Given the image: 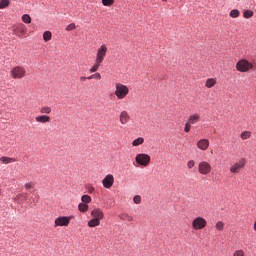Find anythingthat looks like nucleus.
Segmentation results:
<instances>
[{"label":"nucleus","mask_w":256,"mask_h":256,"mask_svg":"<svg viewBox=\"0 0 256 256\" xmlns=\"http://www.w3.org/2000/svg\"><path fill=\"white\" fill-rule=\"evenodd\" d=\"M117 99L123 100L127 95H129V87L123 83H116L115 84V92Z\"/></svg>","instance_id":"1"},{"label":"nucleus","mask_w":256,"mask_h":256,"mask_svg":"<svg viewBox=\"0 0 256 256\" xmlns=\"http://www.w3.org/2000/svg\"><path fill=\"white\" fill-rule=\"evenodd\" d=\"M92 219L89 221L88 225H100L101 224V219L105 217L103 214V210L101 208H95L91 212Z\"/></svg>","instance_id":"2"},{"label":"nucleus","mask_w":256,"mask_h":256,"mask_svg":"<svg viewBox=\"0 0 256 256\" xmlns=\"http://www.w3.org/2000/svg\"><path fill=\"white\" fill-rule=\"evenodd\" d=\"M236 69L239 71V73H247L248 71H251L253 69V63L249 62L246 59L239 60L236 63Z\"/></svg>","instance_id":"3"},{"label":"nucleus","mask_w":256,"mask_h":256,"mask_svg":"<svg viewBox=\"0 0 256 256\" xmlns=\"http://www.w3.org/2000/svg\"><path fill=\"white\" fill-rule=\"evenodd\" d=\"M135 161L137 165H140L142 167H147V165L151 163V156H149V154L140 153L136 155Z\"/></svg>","instance_id":"4"},{"label":"nucleus","mask_w":256,"mask_h":256,"mask_svg":"<svg viewBox=\"0 0 256 256\" xmlns=\"http://www.w3.org/2000/svg\"><path fill=\"white\" fill-rule=\"evenodd\" d=\"M246 163L247 160H245V158L240 159L238 162L230 166V173H232L233 175H237V173H240L242 169H245Z\"/></svg>","instance_id":"5"},{"label":"nucleus","mask_w":256,"mask_h":256,"mask_svg":"<svg viewBox=\"0 0 256 256\" xmlns=\"http://www.w3.org/2000/svg\"><path fill=\"white\" fill-rule=\"evenodd\" d=\"M107 51H108V49L105 46V44H102L97 49L95 63H103V61H105V57H107Z\"/></svg>","instance_id":"6"},{"label":"nucleus","mask_w":256,"mask_h":256,"mask_svg":"<svg viewBox=\"0 0 256 256\" xmlns=\"http://www.w3.org/2000/svg\"><path fill=\"white\" fill-rule=\"evenodd\" d=\"M26 73L27 72L25 71V68H23L21 66H16L10 71V75H11L12 79H23V77H25Z\"/></svg>","instance_id":"7"},{"label":"nucleus","mask_w":256,"mask_h":256,"mask_svg":"<svg viewBox=\"0 0 256 256\" xmlns=\"http://www.w3.org/2000/svg\"><path fill=\"white\" fill-rule=\"evenodd\" d=\"M212 167L207 161H201L198 164V173L200 175H209L211 173Z\"/></svg>","instance_id":"8"},{"label":"nucleus","mask_w":256,"mask_h":256,"mask_svg":"<svg viewBox=\"0 0 256 256\" xmlns=\"http://www.w3.org/2000/svg\"><path fill=\"white\" fill-rule=\"evenodd\" d=\"M13 35H16V37H23L25 35H27V26H25V24L20 23L16 26H13Z\"/></svg>","instance_id":"9"},{"label":"nucleus","mask_w":256,"mask_h":256,"mask_svg":"<svg viewBox=\"0 0 256 256\" xmlns=\"http://www.w3.org/2000/svg\"><path fill=\"white\" fill-rule=\"evenodd\" d=\"M114 183L115 177L113 176V174H107L102 180V185L104 189H110L111 187H113Z\"/></svg>","instance_id":"10"},{"label":"nucleus","mask_w":256,"mask_h":256,"mask_svg":"<svg viewBox=\"0 0 256 256\" xmlns=\"http://www.w3.org/2000/svg\"><path fill=\"white\" fill-rule=\"evenodd\" d=\"M129 121H131V115H129V112H127L126 110L121 111L119 115V122L122 125H127Z\"/></svg>","instance_id":"11"},{"label":"nucleus","mask_w":256,"mask_h":256,"mask_svg":"<svg viewBox=\"0 0 256 256\" xmlns=\"http://www.w3.org/2000/svg\"><path fill=\"white\" fill-rule=\"evenodd\" d=\"M73 216H62L55 220V225H69Z\"/></svg>","instance_id":"12"},{"label":"nucleus","mask_w":256,"mask_h":256,"mask_svg":"<svg viewBox=\"0 0 256 256\" xmlns=\"http://www.w3.org/2000/svg\"><path fill=\"white\" fill-rule=\"evenodd\" d=\"M197 147L200 151H207L209 149V139H200L197 142Z\"/></svg>","instance_id":"13"},{"label":"nucleus","mask_w":256,"mask_h":256,"mask_svg":"<svg viewBox=\"0 0 256 256\" xmlns=\"http://www.w3.org/2000/svg\"><path fill=\"white\" fill-rule=\"evenodd\" d=\"M187 121L190 125H196V123H199V121H201V115H199L198 113L192 114L189 116Z\"/></svg>","instance_id":"14"},{"label":"nucleus","mask_w":256,"mask_h":256,"mask_svg":"<svg viewBox=\"0 0 256 256\" xmlns=\"http://www.w3.org/2000/svg\"><path fill=\"white\" fill-rule=\"evenodd\" d=\"M35 121L37 123H51V117L48 115H39L36 116Z\"/></svg>","instance_id":"15"},{"label":"nucleus","mask_w":256,"mask_h":256,"mask_svg":"<svg viewBox=\"0 0 256 256\" xmlns=\"http://www.w3.org/2000/svg\"><path fill=\"white\" fill-rule=\"evenodd\" d=\"M1 163H3L4 165H9L11 163H15V161H17L15 158H11V157H7V156H2L0 158Z\"/></svg>","instance_id":"16"},{"label":"nucleus","mask_w":256,"mask_h":256,"mask_svg":"<svg viewBox=\"0 0 256 256\" xmlns=\"http://www.w3.org/2000/svg\"><path fill=\"white\" fill-rule=\"evenodd\" d=\"M215 85H217V79L215 78H208L205 82L207 89H211V87H215Z\"/></svg>","instance_id":"17"},{"label":"nucleus","mask_w":256,"mask_h":256,"mask_svg":"<svg viewBox=\"0 0 256 256\" xmlns=\"http://www.w3.org/2000/svg\"><path fill=\"white\" fill-rule=\"evenodd\" d=\"M192 225H207V220L203 217H197L193 220Z\"/></svg>","instance_id":"18"},{"label":"nucleus","mask_w":256,"mask_h":256,"mask_svg":"<svg viewBox=\"0 0 256 256\" xmlns=\"http://www.w3.org/2000/svg\"><path fill=\"white\" fill-rule=\"evenodd\" d=\"M143 143H145V138L143 137H138L135 140H133L132 142V146L133 147H139V145H143Z\"/></svg>","instance_id":"19"},{"label":"nucleus","mask_w":256,"mask_h":256,"mask_svg":"<svg viewBox=\"0 0 256 256\" xmlns=\"http://www.w3.org/2000/svg\"><path fill=\"white\" fill-rule=\"evenodd\" d=\"M78 210L80 213H87V211H89V205L82 202L78 205Z\"/></svg>","instance_id":"20"},{"label":"nucleus","mask_w":256,"mask_h":256,"mask_svg":"<svg viewBox=\"0 0 256 256\" xmlns=\"http://www.w3.org/2000/svg\"><path fill=\"white\" fill-rule=\"evenodd\" d=\"M242 141H247V139H251V131H243L240 135Z\"/></svg>","instance_id":"21"},{"label":"nucleus","mask_w":256,"mask_h":256,"mask_svg":"<svg viewBox=\"0 0 256 256\" xmlns=\"http://www.w3.org/2000/svg\"><path fill=\"white\" fill-rule=\"evenodd\" d=\"M99 67H101V63L95 62L93 67L90 68V73H97V71H99Z\"/></svg>","instance_id":"22"},{"label":"nucleus","mask_w":256,"mask_h":256,"mask_svg":"<svg viewBox=\"0 0 256 256\" xmlns=\"http://www.w3.org/2000/svg\"><path fill=\"white\" fill-rule=\"evenodd\" d=\"M40 113L45 114V115H50L51 113V107L49 106H44L40 109Z\"/></svg>","instance_id":"23"},{"label":"nucleus","mask_w":256,"mask_h":256,"mask_svg":"<svg viewBox=\"0 0 256 256\" xmlns=\"http://www.w3.org/2000/svg\"><path fill=\"white\" fill-rule=\"evenodd\" d=\"M81 201L82 203L86 204V205H89V203H91V196L89 195H83L81 197Z\"/></svg>","instance_id":"24"},{"label":"nucleus","mask_w":256,"mask_h":256,"mask_svg":"<svg viewBox=\"0 0 256 256\" xmlns=\"http://www.w3.org/2000/svg\"><path fill=\"white\" fill-rule=\"evenodd\" d=\"M239 15H240V12L237 9L230 11V17H232V19H237V17H239Z\"/></svg>","instance_id":"25"},{"label":"nucleus","mask_w":256,"mask_h":256,"mask_svg":"<svg viewBox=\"0 0 256 256\" xmlns=\"http://www.w3.org/2000/svg\"><path fill=\"white\" fill-rule=\"evenodd\" d=\"M22 21L23 23L29 25V23H31V16H29V14L22 15Z\"/></svg>","instance_id":"26"},{"label":"nucleus","mask_w":256,"mask_h":256,"mask_svg":"<svg viewBox=\"0 0 256 256\" xmlns=\"http://www.w3.org/2000/svg\"><path fill=\"white\" fill-rule=\"evenodd\" d=\"M51 37H52V35H51V32L50 31H45L44 33H43V39H44V41H51Z\"/></svg>","instance_id":"27"},{"label":"nucleus","mask_w":256,"mask_h":256,"mask_svg":"<svg viewBox=\"0 0 256 256\" xmlns=\"http://www.w3.org/2000/svg\"><path fill=\"white\" fill-rule=\"evenodd\" d=\"M115 3V0H102V5L104 7H111Z\"/></svg>","instance_id":"28"},{"label":"nucleus","mask_w":256,"mask_h":256,"mask_svg":"<svg viewBox=\"0 0 256 256\" xmlns=\"http://www.w3.org/2000/svg\"><path fill=\"white\" fill-rule=\"evenodd\" d=\"M9 0H0V9H6V7H9Z\"/></svg>","instance_id":"29"},{"label":"nucleus","mask_w":256,"mask_h":256,"mask_svg":"<svg viewBox=\"0 0 256 256\" xmlns=\"http://www.w3.org/2000/svg\"><path fill=\"white\" fill-rule=\"evenodd\" d=\"M243 15H244L245 19H251V17H253V11L252 10H245Z\"/></svg>","instance_id":"30"},{"label":"nucleus","mask_w":256,"mask_h":256,"mask_svg":"<svg viewBox=\"0 0 256 256\" xmlns=\"http://www.w3.org/2000/svg\"><path fill=\"white\" fill-rule=\"evenodd\" d=\"M120 219H122L123 221H133V217H131L129 214H122L120 216Z\"/></svg>","instance_id":"31"},{"label":"nucleus","mask_w":256,"mask_h":256,"mask_svg":"<svg viewBox=\"0 0 256 256\" xmlns=\"http://www.w3.org/2000/svg\"><path fill=\"white\" fill-rule=\"evenodd\" d=\"M90 79H98L101 80V73L97 72L95 74H92L90 76H88V80L90 81Z\"/></svg>","instance_id":"32"},{"label":"nucleus","mask_w":256,"mask_h":256,"mask_svg":"<svg viewBox=\"0 0 256 256\" xmlns=\"http://www.w3.org/2000/svg\"><path fill=\"white\" fill-rule=\"evenodd\" d=\"M133 202H134L136 205H141V196H140V195L134 196Z\"/></svg>","instance_id":"33"},{"label":"nucleus","mask_w":256,"mask_h":256,"mask_svg":"<svg viewBox=\"0 0 256 256\" xmlns=\"http://www.w3.org/2000/svg\"><path fill=\"white\" fill-rule=\"evenodd\" d=\"M191 125L188 121L185 123V126H184V131L185 133H189V131H191Z\"/></svg>","instance_id":"34"},{"label":"nucleus","mask_w":256,"mask_h":256,"mask_svg":"<svg viewBox=\"0 0 256 256\" xmlns=\"http://www.w3.org/2000/svg\"><path fill=\"white\" fill-rule=\"evenodd\" d=\"M233 256H245V252L243 250H236L233 252Z\"/></svg>","instance_id":"35"},{"label":"nucleus","mask_w":256,"mask_h":256,"mask_svg":"<svg viewBox=\"0 0 256 256\" xmlns=\"http://www.w3.org/2000/svg\"><path fill=\"white\" fill-rule=\"evenodd\" d=\"M76 27L75 23H71L66 27V31H73Z\"/></svg>","instance_id":"36"},{"label":"nucleus","mask_w":256,"mask_h":256,"mask_svg":"<svg viewBox=\"0 0 256 256\" xmlns=\"http://www.w3.org/2000/svg\"><path fill=\"white\" fill-rule=\"evenodd\" d=\"M187 167H188L189 169H193V167H195V162H194V160H189V161L187 162Z\"/></svg>","instance_id":"37"},{"label":"nucleus","mask_w":256,"mask_h":256,"mask_svg":"<svg viewBox=\"0 0 256 256\" xmlns=\"http://www.w3.org/2000/svg\"><path fill=\"white\" fill-rule=\"evenodd\" d=\"M24 187H25L26 191H29V189H32V187H33V182L26 183V184L24 185Z\"/></svg>","instance_id":"38"},{"label":"nucleus","mask_w":256,"mask_h":256,"mask_svg":"<svg viewBox=\"0 0 256 256\" xmlns=\"http://www.w3.org/2000/svg\"><path fill=\"white\" fill-rule=\"evenodd\" d=\"M205 227V225H193V229L195 230H202Z\"/></svg>","instance_id":"39"},{"label":"nucleus","mask_w":256,"mask_h":256,"mask_svg":"<svg viewBox=\"0 0 256 256\" xmlns=\"http://www.w3.org/2000/svg\"><path fill=\"white\" fill-rule=\"evenodd\" d=\"M95 192V188L94 187H92V186H90V187H88V193H94Z\"/></svg>","instance_id":"40"},{"label":"nucleus","mask_w":256,"mask_h":256,"mask_svg":"<svg viewBox=\"0 0 256 256\" xmlns=\"http://www.w3.org/2000/svg\"><path fill=\"white\" fill-rule=\"evenodd\" d=\"M87 79H89V77H85V76L80 77V81H87Z\"/></svg>","instance_id":"41"},{"label":"nucleus","mask_w":256,"mask_h":256,"mask_svg":"<svg viewBox=\"0 0 256 256\" xmlns=\"http://www.w3.org/2000/svg\"><path fill=\"white\" fill-rule=\"evenodd\" d=\"M217 230H218V231H222V230H223V226H222V225H218V226H217Z\"/></svg>","instance_id":"42"},{"label":"nucleus","mask_w":256,"mask_h":256,"mask_svg":"<svg viewBox=\"0 0 256 256\" xmlns=\"http://www.w3.org/2000/svg\"><path fill=\"white\" fill-rule=\"evenodd\" d=\"M217 225H223V223L222 222H218Z\"/></svg>","instance_id":"43"},{"label":"nucleus","mask_w":256,"mask_h":256,"mask_svg":"<svg viewBox=\"0 0 256 256\" xmlns=\"http://www.w3.org/2000/svg\"><path fill=\"white\" fill-rule=\"evenodd\" d=\"M254 231H256V225H254Z\"/></svg>","instance_id":"44"},{"label":"nucleus","mask_w":256,"mask_h":256,"mask_svg":"<svg viewBox=\"0 0 256 256\" xmlns=\"http://www.w3.org/2000/svg\"><path fill=\"white\" fill-rule=\"evenodd\" d=\"M162 1H164V2H165V1H167V0H162Z\"/></svg>","instance_id":"45"}]
</instances>
